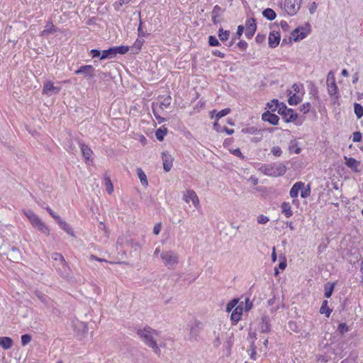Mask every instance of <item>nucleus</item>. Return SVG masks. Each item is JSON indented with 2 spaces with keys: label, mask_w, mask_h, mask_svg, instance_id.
<instances>
[{
  "label": "nucleus",
  "mask_w": 363,
  "mask_h": 363,
  "mask_svg": "<svg viewBox=\"0 0 363 363\" xmlns=\"http://www.w3.org/2000/svg\"><path fill=\"white\" fill-rule=\"evenodd\" d=\"M137 335L147 347H150L153 352L160 356L161 350L160 347L161 345L157 343V337L159 333L149 326H145L143 328L137 330Z\"/></svg>",
  "instance_id": "f257e3e1"
},
{
  "label": "nucleus",
  "mask_w": 363,
  "mask_h": 363,
  "mask_svg": "<svg viewBox=\"0 0 363 363\" xmlns=\"http://www.w3.org/2000/svg\"><path fill=\"white\" fill-rule=\"evenodd\" d=\"M160 259L163 265L169 269H176L179 262L178 253L172 250L162 251L160 253Z\"/></svg>",
  "instance_id": "f03ea898"
},
{
  "label": "nucleus",
  "mask_w": 363,
  "mask_h": 363,
  "mask_svg": "<svg viewBox=\"0 0 363 363\" xmlns=\"http://www.w3.org/2000/svg\"><path fill=\"white\" fill-rule=\"evenodd\" d=\"M264 174L272 177H279L286 173V168L281 163L264 165L262 167Z\"/></svg>",
  "instance_id": "7ed1b4c3"
},
{
  "label": "nucleus",
  "mask_w": 363,
  "mask_h": 363,
  "mask_svg": "<svg viewBox=\"0 0 363 363\" xmlns=\"http://www.w3.org/2000/svg\"><path fill=\"white\" fill-rule=\"evenodd\" d=\"M302 0H285L284 11L290 16L295 15L300 9Z\"/></svg>",
  "instance_id": "20e7f679"
},
{
  "label": "nucleus",
  "mask_w": 363,
  "mask_h": 363,
  "mask_svg": "<svg viewBox=\"0 0 363 363\" xmlns=\"http://www.w3.org/2000/svg\"><path fill=\"white\" fill-rule=\"evenodd\" d=\"M278 113L283 116L286 123L294 121L297 118V114L294 113L293 109L288 108L284 104L281 105Z\"/></svg>",
  "instance_id": "39448f33"
},
{
  "label": "nucleus",
  "mask_w": 363,
  "mask_h": 363,
  "mask_svg": "<svg viewBox=\"0 0 363 363\" xmlns=\"http://www.w3.org/2000/svg\"><path fill=\"white\" fill-rule=\"evenodd\" d=\"M203 329V323L199 320H195L190 327L189 340L197 341Z\"/></svg>",
  "instance_id": "423d86ee"
},
{
  "label": "nucleus",
  "mask_w": 363,
  "mask_h": 363,
  "mask_svg": "<svg viewBox=\"0 0 363 363\" xmlns=\"http://www.w3.org/2000/svg\"><path fill=\"white\" fill-rule=\"evenodd\" d=\"M183 199L186 203L192 202L195 207L199 206V199L196 192L192 189H188L184 193Z\"/></svg>",
  "instance_id": "0eeeda50"
},
{
  "label": "nucleus",
  "mask_w": 363,
  "mask_h": 363,
  "mask_svg": "<svg viewBox=\"0 0 363 363\" xmlns=\"http://www.w3.org/2000/svg\"><path fill=\"white\" fill-rule=\"evenodd\" d=\"M75 74H82L85 77L91 79L94 77V68L91 65H84L76 70Z\"/></svg>",
  "instance_id": "6e6552de"
},
{
  "label": "nucleus",
  "mask_w": 363,
  "mask_h": 363,
  "mask_svg": "<svg viewBox=\"0 0 363 363\" xmlns=\"http://www.w3.org/2000/svg\"><path fill=\"white\" fill-rule=\"evenodd\" d=\"M257 28L255 20L254 18H250L247 20L245 23V35L247 38H251Z\"/></svg>",
  "instance_id": "1a4fd4ad"
},
{
  "label": "nucleus",
  "mask_w": 363,
  "mask_h": 363,
  "mask_svg": "<svg viewBox=\"0 0 363 363\" xmlns=\"http://www.w3.org/2000/svg\"><path fill=\"white\" fill-rule=\"evenodd\" d=\"M308 30H309L306 28H297L292 31L291 38L294 41L302 40L307 35Z\"/></svg>",
  "instance_id": "9d476101"
},
{
  "label": "nucleus",
  "mask_w": 363,
  "mask_h": 363,
  "mask_svg": "<svg viewBox=\"0 0 363 363\" xmlns=\"http://www.w3.org/2000/svg\"><path fill=\"white\" fill-rule=\"evenodd\" d=\"M60 91V87L55 86L52 82L48 81L44 84L43 93L47 95H51L52 94H58Z\"/></svg>",
  "instance_id": "9b49d317"
},
{
  "label": "nucleus",
  "mask_w": 363,
  "mask_h": 363,
  "mask_svg": "<svg viewBox=\"0 0 363 363\" xmlns=\"http://www.w3.org/2000/svg\"><path fill=\"white\" fill-rule=\"evenodd\" d=\"M162 162H163V168L166 172L170 171L172 167L173 158L171 155H169L167 152H162Z\"/></svg>",
  "instance_id": "f8f14e48"
},
{
  "label": "nucleus",
  "mask_w": 363,
  "mask_h": 363,
  "mask_svg": "<svg viewBox=\"0 0 363 363\" xmlns=\"http://www.w3.org/2000/svg\"><path fill=\"white\" fill-rule=\"evenodd\" d=\"M262 119L269 122L272 125H277L279 118L277 115L270 113L269 111L264 112L262 116Z\"/></svg>",
  "instance_id": "ddd939ff"
},
{
  "label": "nucleus",
  "mask_w": 363,
  "mask_h": 363,
  "mask_svg": "<svg viewBox=\"0 0 363 363\" xmlns=\"http://www.w3.org/2000/svg\"><path fill=\"white\" fill-rule=\"evenodd\" d=\"M52 258L55 260L60 261L62 263V267L65 269V272L62 273V276L67 278L69 277V274L67 272V271L68 270V267L67 265L64 257L60 253L55 252L52 254Z\"/></svg>",
  "instance_id": "4468645a"
},
{
  "label": "nucleus",
  "mask_w": 363,
  "mask_h": 363,
  "mask_svg": "<svg viewBox=\"0 0 363 363\" xmlns=\"http://www.w3.org/2000/svg\"><path fill=\"white\" fill-rule=\"evenodd\" d=\"M224 11L225 10L218 5L214 6L212 11V21L213 23L217 24L221 21L220 16Z\"/></svg>",
  "instance_id": "2eb2a0df"
},
{
  "label": "nucleus",
  "mask_w": 363,
  "mask_h": 363,
  "mask_svg": "<svg viewBox=\"0 0 363 363\" xmlns=\"http://www.w3.org/2000/svg\"><path fill=\"white\" fill-rule=\"evenodd\" d=\"M35 295L37 298L46 306V307H52V301L45 294L42 293L40 291H35Z\"/></svg>",
  "instance_id": "dca6fc26"
},
{
  "label": "nucleus",
  "mask_w": 363,
  "mask_h": 363,
  "mask_svg": "<svg viewBox=\"0 0 363 363\" xmlns=\"http://www.w3.org/2000/svg\"><path fill=\"white\" fill-rule=\"evenodd\" d=\"M23 213L27 217V218L29 220L30 223H31V225L33 228L37 224H38V223L41 220L40 219V218L30 210L23 211Z\"/></svg>",
  "instance_id": "f3484780"
},
{
  "label": "nucleus",
  "mask_w": 363,
  "mask_h": 363,
  "mask_svg": "<svg viewBox=\"0 0 363 363\" xmlns=\"http://www.w3.org/2000/svg\"><path fill=\"white\" fill-rule=\"evenodd\" d=\"M23 213L27 217V218L29 220L30 223H31V225L33 228L37 224H38V223L41 220L40 219V218L30 210L23 211Z\"/></svg>",
  "instance_id": "a211bd4d"
},
{
  "label": "nucleus",
  "mask_w": 363,
  "mask_h": 363,
  "mask_svg": "<svg viewBox=\"0 0 363 363\" xmlns=\"http://www.w3.org/2000/svg\"><path fill=\"white\" fill-rule=\"evenodd\" d=\"M242 304V302L239 306H236L231 313L230 318L235 323L240 320L241 315L242 314L243 307Z\"/></svg>",
  "instance_id": "6ab92c4d"
},
{
  "label": "nucleus",
  "mask_w": 363,
  "mask_h": 363,
  "mask_svg": "<svg viewBox=\"0 0 363 363\" xmlns=\"http://www.w3.org/2000/svg\"><path fill=\"white\" fill-rule=\"evenodd\" d=\"M116 244L120 246L126 245L134 248L135 250H137V249L140 247V245L138 243L133 242V240H128L124 238H118Z\"/></svg>",
  "instance_id": "aec40b11"
},
{
  "label": "nucleus",
  "mask_w": 363,
  "mask_h": 363,
  "mask_svg": "<svg viewBox=\"0 0 363 363\" xmlns=\"http://www.w3.org/2000/svg\"><path fill=\"white\" fill-rule=\"evenodd\" d=\"M280 42V34L278 32L270 33L269 35V45L271 48H276Z\"/></svg>",
  "instance_id": "412c9836"
},
{
  "label": "nucleus",
  "mask_w": 363,
  "mask_h": 363,
  "mask_svg": "<svg viewBox=\"0 0 363 363\" xmlns=\"http://www.w3.org/2000/svg\"><path fill=\"white\" fill-rule=\"evenodd\" d=\"M345 164L356 172H359L358 167L360 162L352 157H345Z\"/></svg>",
  "instance_id": "4be33fe9"
},
{
  "label": "nucleus",
  "mask_w": 363,
  "mask_h": 363,
  "mask_svg": "<svg viewBox=\"0 0 363 363\" xmlns=\"http://www.w3.org/2000/svg\"><path fill=\"white\" fill-rule=\"evenodd\" d=\"M304 183L301 182H298L295 183L290 190V196L291 198L294 199L298 196L299 191L303 189Z\"/></svg>",
  "instance_id": "5701e85b"
},
{
  "label": "nucleus",
  "mask_w": 363,
  "mask_h": 363,
  "mask_svg": "<svg viewBox=\"0 0 363 363\" xmlns=\"http://www.w3.org/2000/svg\"><path fill=\"white\" fill-rule=\"evenodd\" d=\"M260 330L262 333H268L270 330L269 318L267 315L262 317V323H260Z\"/></svg>",
  "instance_id": "b1692460"
},
{
  "label": "nucleus",
  "mask_w": 363,
  "mask_h": 363,
  "mask_svg": "<svg viewBox=\"0 0 363 363\" xmlns=\"http://www.w3.org/2000/svg\"><path fill=\"white\" fill-rule=\"evenodd\" d=\"M13 345V340L9 337H0V346L4 350L10 349Z\"/></svg>",
  "instance_id": "393cba45"
},
{
  "label": "nucleus",
  "mask_w": 363,
  "mask_h": 363,
  "mask_svg": "<svg viewBox=\"0 0 363 363\" xmlns=\"http://www.w3.org/2000/svg\"><path fill=\"white\" fill-rule=\"evenodd\" d=\"M79 147L81 148L83 157H84L86 162L89 161L90 157L92 155V150L87 145L82 143L79 144Z\"/></svg>",
  "instance_id": "a878e982"
},
{
  "label": "nucleus",
  "mask_w": 363,
  "mask_h": 363,
  "mask_svg": "<svg viewBox=\"0 0 363 363\" xmlns=\"http://www.w3.org/2000/svg\"><path fill=\"white\" fill-rule=\"evenodd\" d=\"M281 212L285 215L286 218H290L293 215L291 206L289 203L284 202L281 206Z\"/></svg>",
  "instance_id": "bb28decb"
},
{
  "label": "nucleus",
  "mask_w": 363,
  "mask_h": 363,
  "mask_svg": "<svg viewBox=\"0 0 363 363\" xmlns=\"http://www.w3.org/2000/svg\"><path fill=\"white\" fill-rule=\"evenodd\" d=\"M34 228L41 232L43 234L45 235H48L50 234V228L46 225L45 223L40 220L38 224H37Z\"/></svg>",
  "instance_id": "cd10ccee"
},
{
  "label": "nucleus",
  "mask_w": 363,
  "mask_h": 363,
  "mask_svg": "<svg viewBox=\"0 0 363 363\" xmlns=\"http://www.w3.org/2000/svg\"><path fill=\"white\" fill-rule=\"evenodd\" d=\"M291 93L292 92L290 91L289 94V99L288 100L289 104L290 105H296L301 101L302 94L300 95V94H296V93H294L293 95H291Z\"/></svg>",
  "instance_id": "c85d7f7f"
},
{
  "label": "nucleus",
  "mask_w": 363,
  "mask_h": 363,
  "mask_svg": "<svg viewBox=\"0 0 363 363\" xmlns=\"http://www.w3.org/2000/svg\"><path fill=\"white\" fill-rule=\"evenodd\" d=\"M9 255L10 256V259L13 262H18L21 257L19 250L15 247L11 248V252Z\"/></svg>",
  "instance_id": "c756f323"
},
{
  "label": "nucleus",
  "mask_w": 363,
  "mask_h": 363,
  "mask_svg": "<svg viewBox=\"0 0 363 363\" xmlns=\"http://www.w3.org/2000/svg\"><path fill=\"white\" fill-rule=\"evenodd\" d=\"M56 29L55 26L52 24V22H48L45 25V29L42 31L41 35H47L50 33H53L55 32Z\"/></svg>",
  "instance_id": "7c9ffc66"
},
{
  "label": "nucleus",
  "mask_w": 363,
  "mask_h": 363,
  "mask_svg": "<svg viewBox=\"0 0 363 363\" xmlns=\"http://www.w3.org/2000/svg\"><path fill=\"white\" fill-rule=\"evenodd\" d=\"M116 56L115 50L113 48H111L108 50H104L101 55V60L113 58Z\"/></svg>",
  "instance_id": "2f4dec72"
},
{
  "label": "nucleus",
  "mask_w": 363,
  "mask_h": 363,
  "mask_svg": "<svg viewBox=\"0 0 363 363\" xmlns=\"http://www.w3.org/2000/svg\"><path fill=\"white\" fill-rule=\"evenodd\" d=\"M58 224L67 234L72 237H75L73 230L65 221L62 220L61 221H59Z\"/></svg>",
  "instance_id": "473e14b6"
},
{
  "label": "nucleus",
  "mask_w": 363,
  "mask_h": 363,
  "mask_svg": "<svg viewBox=\"0 0 363 363\" xmlns=\"http://www.w3.org/2000/svg\"><path fill=\"white\" fill-rule=\"evenodd\" d=\"M263 16L268 20L272 21L276 18V13L275 11L272 9H266L263 11L262 13Z\"/></svg>",
  "instance_id": "72a5a7b5"
},
{
  "label": "nucleus",
  "mask_w": 363,
  "mask_h": 363,
  "mask_svg": "<svg viewBox=\"0 0 363 363\" xmlns=\"http://www.w3.org/2000/svg\"><path fill=\"white\" fill-rule=\"evenodd\" d=\"M104 181L106 190L108 194H111L113 191V186L109 177L104 175Z\"/></svg>",
  "instance_id": "f704fd0d"
},
{
  "label": "nucleus",
  "mask_w": 363,
  "mask_h": 363,
  "mask_svg": "<svg viewBox=\"0 0 363 363\" xmlns=\"http://www.w3.org/2000/svg\"><path fill=\"white\" fill-rule=\"evenodd\" d=\"M282 104H283V103H279L277 99H274V100L271 101V102H269L267 104V106L272 111H275L277 110L278 111L279 108L281 107V105H282Z\"/></svg>",
  "instance_id": "c9c22d12"
},
{
  "label": "nucleus",
  "mask_w": 363,
  "mask_h": 363,
  "mask_svg": "<svg viewBox=\"0 0 363 363\" xmlns=\"http://www.w3.org/2000/svg\"><path fill=\"white\" fill-rule=\"evenodd\" d=\"M137 174L143 185L147 186L148 184L147 177L145 172L140 168L137 169Z\"/></svg>",
  "instance_id": "e433bc0d"
},
{
  "label": "nucleus",
  "mask_w": 363,
  "mask_h": 363,
  "mask_svg": "<svg viewBox=\"0 0 363 363\" xmlns=\"http://www.w3.org/2000/svg\"><path fill=\"white\" fill-rule=\"evenodd\" d=\"M289 150L290 152H294L296 154H299L301 152V148L298 145V143L294 140L291 141L289 145Z\"/></svg>",
  "instance_id": "4c0bfd02"
},
{
  "label": "nucleus",
  "mask_w": 363,
  "mask_h": 363,
  "mask_svg": "<svg viewBox=\"0 0 363 363\" xmlns=\"http://www.w3.org/2000/svg\"><path fill=\"white\" fill-rule=\"evenodd\" d=\"M331 310L328 307V301H324L320 308V313L321 314H325L326 317H329L331 313Z\"/></svg>",
  "instance_id": "58836bf2"
},
{
  "label": "nucleus",
  "mask_w": 363,
  "mask_h": 363,
  "mask_svg": "<svg viewBox=\"0 0 363 363\" xmlns=\"http://www.w3.org/2000/svg\"><path fill=\"white\" fill-rule=\"evenodd\" d=\"M354 111L357 116V118L359 119L362 117L363 116V107L361 104L358 103H354Z\"/></svg>",
  "instance_id": "ea45409f"
},
{
  "label": "nucleus",
  "mask_w": 363,
  "mask_h": 363,
  "mask_svg": "<svg viewBox=\"0 0 363 363\" xmlns=\"http://www.w3.org/2000/svg\"><path fill=\"white\" fill-rule=\"evenodd\" d=\"M334 287H335V283H333L331 284H327L325 286V296L326 298H330L331 296H332V294L333 292V290H334Z\"/></svg>",
  "instance_id": "a19ab883"
},
{
  "label": "nucleus",
  "mask_w": 363,
  "mask_h": 363,
  "mask_svg": "<svg viewBox=\"0 0 363 363\" xmlns=\"http://www.w3.org/2000/svg\"><path fill=\"white\" fill-rule=\"evenodd\" d=\"M328 94L331 96H335L337 93V86L335 83H327Z\"/></svg>",
  "instance_id": "79ce46f5"
},
{
  "label": "nucleus",
  "mask_w": 363,
  "mask_h": 363,
  "mask_svg": "<svg viewBox=\"0 0 363 363\" xmlns=\"http://www.w3.org/2000/svg\"><path fill=\"white\" fill-rule=\"evenodd\" d=\"M172 102V98L170 96H167L163 99L162 101L160 103V108H168L171 104Z\"/></svg>",
  "instance_id": "37998d69"
},
{
  "label": "nucleus",
  "mask_w": 363,
  "mask_h": 363,
  "mask_svg": "<svg viewBox=\"0 0 363 363\" xmlns=\"http://www.w3.org/2000/svg\"><path fill=\"white\" fill-rule=\"evenodd\" d=\"M166 133L167 129L162 130L161 128H159L155 132V136L158 140L162 141Z\"/></svg>",
  "instance_id": "c03bdc74"
},
{
  "label": "nucleus",
  "mask_w": 363,
  "mask_h": 363,
  "mask_svg": "<svg viewBox=\"0 0 363 363\" xmlns=\"http://www.w3.org/2000/svg\"><path fill=\"white\" fill-rule=\"evenodd\" d=\"M229 35H230V32L228 31V30H225L223 31V30L222 28H220L219 29V34H218V36H219V38L221 41H225L228 40V37H229Z\"/></svg>",
  "instance_id": "a18cd8bd"
},
{
  "label": "nucleus",
  "mask_w": 363,
  "mask_h": 363,
  "mask_svg": "<svg viewBox=\"0 0 363 363\" xmlns=\"http://www.w3.org/2000/svg\"><path fill=\"white\" fill-rule=\"evenodd\" d=\"M114 50H115V54H125L126 53L128 50H129V47L128 46H123V45H121V46H118V47H113Z\"/></svg>",
  "instance_id": "49530a36"
},
{
  "label": "nucleus",
  "mask_w": 363,
  "mask_h": 363,
  "mask_svg": "<svg viewBox=\"0 0 363 363\" xmlns=\"http://www.w3.org/2000/svg\"><path fill=\"white\" fill-rule=\"evenodd\" d=\"M238 303V299L234 298L230 301L226 306V311L230 312Z\"/></svg>",
  "instance_id": "de8ad7c7"
},
{
  "label": "nucleus",
  "mask_w": 363,
  "mask_h": 363,
  "mask_svg": "<svg viewBox=\"0 0 363 363\" xmlns=\"http://www.w3.org/2000/svg\"><path fill=\"white\" fill-rule=\"evenodd\" d=\"M311 194V189L310 185H307L306 188L305 186L303 189H301V196L302 198H306L310 196Z\"/></svg>",
  "instance_id": "09e8293b"
},
{
  "label": "nucleus",
  "mask_w": 363,
  "mask_h": 363,
  "mask_svg": "<svg viewBox=\"0 0 363 363\" xmlns=\"http://www.w3.org/2000/svg\"><path fill=\"white\" fill-rule=\"evenodd\" d=\"M337 330L340 334L343 335L349 331V327L347 325L346 323H340L338 325Z\"/></svg>",
  "instance_id": "8fccbe9b"
},
{
  "label": "nucleus",
  "mask_w": 363,
  "mask_h": 363,
  "mask_svg": "<svg viewBox=\"0 0 363 363\" xmlns=\"http://www.w3.org/2000/svg\"><path fill=\"white\" fill-rule=\"evenodd\" d=\"M271 152L275 156V157H280L282 154V150L280 147L279 146H274Z\"/></svg>",
  "instance_id": "3c124183"
},
{
  "label": "nucleus",
  "mask_w": 363,
  "mask_h": 363,
  "mask_svg": "<svg viewBox=\"0 0 363 363\" xmlns=\"http://www.w3.org/2000/svg\"><path fill=\"white\" fill-rule=\"evenodd\" d=\"M31 341V336L28 334H25L21 336V344L25 346Z\"/></svg>",
  "instance_id": "603ef678"
},
{
  "label": "nucleus",
  "mask_w": 363,
  "mask_h": 363,
  "mask_svg": "<svg viewBox=\"0 0 363 363\" xmlns=\"http://www.w3.org/2000/svg\"><path fill=\"white\" fill-rule=\"evenodd\" d=\"M230 112V108H225V109L220 111L216 114V119L218 120L219 118L228 115Z\"/></svg>",
  "instance_id": "864d4df0"
},
{
  "label": "nucleus",
  "mask_w": 363,
  "mask_h": 363,
  "mask_svg": "<svg viewBox=\"0 0 363 363\" xmlns=\"http://www.w3.org/2000/svg\"><path fill=\"white\" fill-rule=\"evenodd\" d=\"M311 108V105L310 103H306L301 106L300 111L303 113H307Z\"/></svg>",
  "instance_id": "5fc2aeb1"
},
{
  "label": "nucleus",
  "mask_w": 363,
  "mask_h": 363,
  "mask_svg": "<svg viewBox=\"0 0 363 363\" xmlns=\"http://www.w3.org/2000/svg\"><path fill=\"white\" fill-rule=\"evenodd\" d=\"M208 43L211 46H217L219 45V41L215 36L211 35L208 38Z\"/></svg>",
  "instance_id": "6e6d98bb"
},
{
  "label": "nucleus",
  "mask_w": 363,
  "mask_h": 363,
  "mask_svg": "<svg viewBox=\"0 0 363 363\" xmlns=\"http://www.w3.org/2000/svg\"><path fill=\"white\" fill-rule=\"evenodd\" d=\"M143 43H144L143 39H138L135 42L133 48H135L137 50H140L141 49V47L143 46Z\"/></svg>",
  "instance_id": "4d7b16f0"
},
{
  "label": "nucleus",
  "mask_w": 363,
  "mask_h": 363,
  "mask_svg": "<svg viewBox=\"0 0 363 363\" xmlns=\"http://www.w3.org/2000/svg\"><path fill=\"white\" fill-rule=\"evenodd\" d=\"M252 307V303L250 301V298H245V306L243 308V309L245 311H250Z\"/></svg>",
  "instance_id": "13d9d810"
},
{
  "label": "nucleus",
  "mask_w": 363,
  "mask_h": 363,
  "mask_svg": "<svg viewBox=\"0 0 363 363\" xmlns=\"http://www.w3.org/2000/svg\"><path fill=\"white\" fill-rule=\"evenodd\" d=\"M269 221V218L268 217L264 216V215H259L258 217H257V222L259 223V224H265L267 223V222Z\"/></svg>",
  "instance_id": "bf43d9fd"
},
{
  "label": "nucleus",
  "mask_w": 363,
  "mask_h": 363,
  "mask_svg": "<svg viewBox=\"0 0 363 363\" xmlns=\"http://www.w3.org/2000/svg\"><path fill=\"white\" fill-rule=\"evenodd\" d=\"M212 344L215 348H218L220 347V345H221V341L218 335H216V337L213 341Z\"/></svg>",
  "instance_id": "052dcab7"
},
{
  "label": "nucleus",
  "mask_w": 363,
  "mask_h": 363,
  "mask_svg": "<svg viewBox=\"0 0 363 363\" xmlns=\"http://www.w3.org/2000/svg\"><path fill=\"white\" fill-rule=\"evenodd\" d=\"M335 81L334 74L332 71H330L328 74L327 83H335Z\"/></svg>",
  "instance_id": "680f3d73"
},
{
  "label": "nucleus",
  "mask_w": 363,
  "mask_h": 363,
  "mask_svg": "<svg viewBox=\"0 0 363 363\" xmlns=\"http://www.w3.org/2000/svg\"><path fill=\"white\" fill-rule=\"evenodd\" d=\"M362 139V134L360 132H355L353 133V141L359 142Z\"/></svg>",
  "instance_id": "e2e57ef3"
},
{
  "label": "nucleus",
  "mask_w": 363,
  "mask_h": 363,
  "mask_svg": "<svg viewBox=\"0 0 363 363\" xmlns=\"http://www.w3.org/2000/svg\"><path fill=\"white\" fill-rule=\"evenodd\" d=\"M161 228H162V225L160 223L155 224L153 228L154 234L158 235L161 231Z\"/></svg>",
  "instance_id": "0e129e2a"
},
{
  "label": "nucleus",
  "mask_w": 363,
  "mask_h": 363,
  "mask_svg": "<svg viewBox=\"0 0 363 363\" xmlns=\"http://www.w3.org/2000/svg\"><path fill=\"white\" fill-rule=\"evenodd\" d=\"M230 152L235 156L238 157H240V158H244V156L242 155V153L241 152L239 148L238 149H235V150H230Z\"/></svg>",
  "instance_id": "69168bd1"
},
{
  "label": "nucleus",
  "mask_w": 363,
  "mask_h": 363,
  "mask_svg": "<svg viewBox=\"0 0 363 363\" xmlns=\"http://www.w3.org/2000/svg\"><path fill=\"white\" fill-rule=\"evenodd\" d=\"M79 327L82 330V333H86L88 328L87 324L84 322H80L79 323Z\"/></svg>",
  "instance_id": "338daca9"
},
{
  "label": "nucleus",
  "mask_w": 363,
  "mask_h": 363,
  "mask_svg": "<svg viewBox=\"0 0 363 363\" xmlns=\"http://www.w3.org/2000/svg\"><path fill=\"white\" fill-rule=\"evenodd\" d=\"M301 87H302L301 85H298L297 84H294L293 86H292V89H293L294 91L296 94H299V92H300V90H301Z\"/></svg>",
  "instance_id": "774afa93"
}]
</instances>
